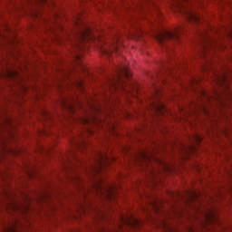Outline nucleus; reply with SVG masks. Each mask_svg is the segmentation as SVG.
<instances>
[{
	"instance_id": "obj_1",
	"label": "nucleus",
	"mask_w": 232,
	"mask_h": 232,
	"mask_svg": "<svg viewBox=\"0 0 232 232\" xmlns=\"http://www.w3.org/2000/svg\"><path fill=\"white\" fill-rule=\"evenodd\" d=\"M130 70L128 66L121 63L114 69V73L107 77L106 86L108 90L113 93L119 90L126 91V81L124 79H130Z\"/></svg>"
},
{
	"instance_id": "obj_2",
	"label": "nucleus",
	"mask_w": 232,
	"mask_h": 232,
	"mask_svg": "<svg viewBox=\"0 0 232 232\" xmlns=\"http://www.w3.org/2000/svg\"><path fill=\"white\" fill-rule=\"evenodd\" d=\"M184 32V26L180 25L175 29V31H168L164 30L161 33H159L157 35V41L165 48V50H170V44H175L177 43H180V34Z\"/></svg>"
},
{
	"instance_id": "obj_3",
	"label": "nucleus",
	"mask_w": 232,
	"mask_h": 232,
	"mask_svg": "<svg viewBox=\"0 0 232 232\" xmlns=\"http://www.w3.org/2000/svg\"><path fill=\"white\" fill-rule=\"evenodd\" d=\"M198 37L202 50L201 55L203 57H208V53H209L211 50H215V43L213 42V39L210 38L209 34L202 33V31L198 33Z\"/></svg>"
},
{
	"instance_id": "obj_4",
	"label": "nucleus",
	"mask_w": 232,
	"mask_h": 232,
	"mask_svg": "<svg viewBox=\"0 0 232 232\" xmlns=\"http://www.w3.org/2000/svg\"><path fill=\"white\" fill-rule=\"evenodd\" d=\"M154 95L156 99L152 102L151 108L156 115H164V113L168 111V109H166V105L159 100V97H160V89L154 87Z\"/></svg>"
},
{
	"instance_id": "obj_5",
	"label": "nucleus",
	"mask_w": 232,
	"mask_h": 232,
	"mask_svg": "<svg viewBox=\"0 0 232 232\" xmlns=\"http://www.w3.org/2000/svg\"><path fill=\"white\" fill-rule=\"evenodd\" d=\"M176 68H180L177 62H174V63L168 62L161 65L160 73L158 75L159 79L161 81V84H166L168 82L166 78H162V75H173V70Z\"/></svg>"
},
{
	"instance_id": "obj_6",
	"label": "nucleus",
	"mask_w": 232,
	"mask_h": 232,
	"mask_svg": "<svg viewBox=\"0 0 232 232\" xmlns=\"http://www.w3.org/2000/svg\"><path fill=\"white\" fill-rule=\"evenodd\" d=\"M97 165L92 167L93 171L101 173L104 168L110 166V157L106 154L99 153L98 159L96 160Z\"/></svg>"
},
{
	"instance_id": "obj_7",
	"label": "nucleus",
	"mask_w": 232,
	"mask_h": 232,
	"mask_svg": "<svg viewBox=\"0 0 232 232\" xmlns=\"http://www.w3.org/2000/svg\"><path fill=\"white\" fill-rule=\"evenodd\" d=\"M100 52L103 55H107L110 57L112 53H117L119 52V46L117 45V39L114 41L113 44H108L106 45H102L100 48Z\"/></svg>"
},
{
	"instance_id": "obj_8",
	"label": "nucleus",
	"mask_w": 232,
	"mask_h": 232,
	"mask_svg": "<svg viewBox=\"0 0 232 232\" xmlns=\"http://www.w3.org/2000/svg\"><path fill=\"white\" fill-rule=\"evenodd\" d=\"M77 37L80 43H86L88 39L93 37V34L88 25H84V27L78 32Z\"/></svg>"
},
{
	"instance_id": "obj_9",
	"label": "nucleus",
	"mask_w": 232,
	"mask_h": 232,
	"mask_svg": "<svg viewBox=\"0 0 232 232\" xmlns=\"http://www.w3.org/2000/svg\"><path fill=\"white\" fill-rule=\"evenodd\" d=\"M121 221L129 227H140V221L133 217L128 218L127 219L122 218Z\"/></svg>"
},
{
	"instance_id": "obj_10",
	"label": "nucleus",
	"mask_w": 232,
	"mask_h": 232,
	"mask_svg": "<svg viewBox=\"0 0 232 232\" xmlns=\"http://www.w3.org/2000/svg\"><path fill=\"white\" fill-rule=\"evenodd\" d=\"M187 19L190 23H196V24H200V23H202L200 16L193 12L187 13Z\"/></svg>"
},
{
	"instance_id": "obj_11",
	"label": "nucleus",
	"mask_w": 232,
	"mask_h": 232,
	"mask_svg": "<svg viewBox=\"0 0 232 232\" xmlns=\"http://www.w3.org/2000/svg\"><path fill=\"white\" fill-rule=\"evenodd\" d=\"M98 188L104 189L107 198H110V200H111L113 198V197H115V189L113 188V187H109V188H104V187H102V185H99Z\"/></svg>"
},
{
	"instance_id": "obj_12",
	"label": "nucleus",
	"mask_w": 232,
	"mask_h": 232,
	"mask_svg": "<svg viewBox=\"0 0 232 232\" xmlns=\"http://www.w3.org/2000/svg\"><path fill=\"white\" fill-rule=\"evenodd\" d=\"M200 101L206 102V101H209V95L207 94L205 91H200L199 92Z\"/></svg>"
},
{
	"instance_id": "obj_13",
	"label": "nucleus",
	"mask_w": 232,
	"mask_h": 232,
	"mask_svg": "<svg viewBox=\"0 0 232 232\" xmlns=\"http://www.w3.org/2000/svg\"><path fill=\"white\" fill-rule=\"evenodd\" d=\"M189 200H197L198 198V194L197 192L188 193Z\"/></svg>"
},
{
	"instance_id": "obj_14",
	"label": "nucleus",
	"mask_w": 232,
	"mask_h": 232,
	"mask_svg": "<svg viewBox=\"0 0 232 232\" xmlns=\"http://www.w3.org/2000/svg\"><path fill=\"white\" fill-rule=\"evenodd\" d=\"M152 208L154 209V211L156 213H159V211H160V207H159V204L157 203V201H154L152 204Z\"/></svg>"
},
{
	"instance_id": "obj_15",
	"label": "nucleus",
	"mask_w": 232,
	"mask_h": 232,
	"mask_svg": "<svg viewBox=\"0 0 232 232\" xmlns=\"http://www.w3.org/2000/svg\"><path fill=\"white\" fill-rule=\"evenodd\" d=\"M64 106H66L69 110H73V108L68 104H66V102H63Z\"/></svg>"
},
{
	"instance_id": "obj_16",
	"label": "nucleus",
	"mask_w": 232,
	"mask_h": 232,
	"mask_svg": "<svg viewBox=\"0 0 232 232\" xmlns=\"http://www.w3.org/2000/svg\"><path fill=\"white\" fill-rule=\"evenodd\" d=\"M196 140H197V142H200V140H202V139H200V137L197 136Z\"/></svg>"
},
{
	"instance_id": "obj_17",
	"label": "nucleus",
	"mask_w": 232,
	"mask_h": 232,
	"mask_svg": "<svg viewBox=\"0 0 232 232\" xmlns=\"http://www.w3.org/2000/svg\"><path fill=\"white\" fill-rule=\"evenodd\" d=\"M162 224H163V227H167V224H166V221H162Z\"/></svg>"
},
{
	"instance_id": "obj_18",
	"label": "nucleus",
	"mask_w": 232,
	"mask_h": 232,
	"mask_svg": "<svg viewBox=\"0 0 232 232\" xmlns=\"http://www.w3.org/2000/svg\"><path fill=\"white\" fill-rule=\"evenodd\" d=\"M76 59H77V61H79V59H81V55L76 54Z\"/></svg>"
},
{
	"instance_id": "obj_19",
	"label": "nucleus",
	"mask_w": 232,
	"mask_h": 232,
	"mask_svg": "<svg viewBox=\"0 0 232 232\" xmlns=\"http://www.w3.org/2000/svg\"><path fill=\"white\" fill-rule=\"evenodd\" d=\"M195 82H197V80L193 79L192 80V84H195Z\"/></svg>"
},
{
	"instance_id": "obj_20",
	"label": "nucleus",
	"mask_w": 232,
	"mask_h": 232,
	"mask_svg": "<svg viewBox=\"0 0 232 232\" xmlns=\"http://www.w3.org/2000/svg\"><path fill=\"white\" fill-rule=\"evenodd\" d=\"M142 157H146V154L142 153Z\"/></svg>"
},
{
	"instance_id": "obj_21",
	"label": "nucleus",
	"mask_w": 232,
	"mask_h": 232,
	"mask_svg": "<svg viewBox=\"0 0 232 232\" xmlns=\"http://www.w3.org/2000/svg\"><path fill=\"white\" fill-rule=\"evenodd\" d=\"M225 81H226V77L223 78V82H225Z\"/></svg>"
},
{
	"instance_id": "obj_22",
	"label": "nucleus",
	"mask_w": 232,
	"mask_h": 232,
	"mask_svg": "<svg viewBox=\"0 0 232 232\" xmlns=\"http://www.w3.org/2000/svg\"><path fill=\"white\" fill-rule=\"evenodd\" d=\"M203 111H206V109L203 108Z\"/></svg>"
},
{
	"instance_id": "obj_23",
	"label": "nucleus",
	"mask_w": 232,
	"mask_h": 232,
	"mask_svg": "<svg viewBox=\"0 0 232 232\" xmlns=\"http://www.w3.org/2000/svg\"><path fill=\"white\" fill-rule=\"evenodd\" d=\"M42 1H44V2L45 0H42Z\"/></svg>"
},
{
	"instance_id": "obj_24",
	"label": "nucleus",
	"mask_w": 232,
	"mask_h": 232,
	"mask_svg": "<svg viewBox=\"0 0 232 232\" xmlns=\"http://www.w3.org/2000/svg\"><path fill=\"white\" fill-rule=\"evenodd\" d=\"M102 232H105L104 230H102Z\"/></svg>"
}]
</instances>
